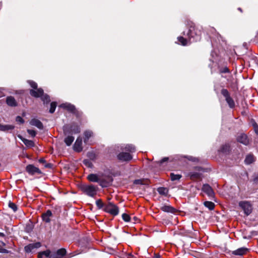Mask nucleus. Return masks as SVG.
Instances as JSON below:
<instances>
[{
  "label": "nucleus",
  "mask_w": 258,
  "mask_h": 258,
  "mask_svg": "<svg viewBox=\"0 0 258 258\" xmlns=\"http://www.w3.org/2000/svg\"><path fill=\"white\" fill-rule=\"evenodd\" d=\"M183 35L185 37L180 36L177 38L178 41L183 46L189 45L191 42L200 39V32L194 26L190 27L186 32H183Z\"/></svg>",
  "instance_id": "f257e3e1"
},
{
  "label": "nucleus",
  "mask_w": 258,
  "mask_h": 258,
  "mask_svg": "<svg viewBox=\"0 0 258 258\" xmlns=\"http://www.w3.org/2000/svg\"><path fill=\"white\" fill-rule=\"evenodd\" d=\"M80 188L84 194L91 197H94L98 190V187L93 184H83Z\"/></svg>",
  "instance_id": "f03ea898"
},
{
  "label": "nucleus",
  "mask_w": 258,
  "mask_h": 258,
  "mask_svg": "<svg viewBox=\"0 0 258 258\" xmlns=\"http://www.w3.org/2000/svg\"><path fill=\"white\" fill-rule=\"evenodd\" d=\"M30 94L35 97H41V100L44 103H48L50 101L49 96L47 94H44L43 90L41 88H39L36 90H31L30 91Z\"/></svg>",
  "instance_id": "7ed1b4c3"
},
{
  "label": "nucleus",
  "mask_w": 258,
  "mask_h": 258,
  "mask_svg": "<svg viewBox=\"0 0 258 258\" xmlns=\"http://www.w3.org/2000/svg\"><path fill=\"white\" fill-rule=\"evenodd\" d=\"M63 131L65 135L69 134H78L80 132L79 126L76 124H66L63 126Z\"/></svg>",
  "instance_id": "20e7f679"
},
{
  "label": "nucleus",
  "mask_w": 258,
  "mask_h": 258,
  "mask_svg": "<svg viewBox=\"0 0 258 258\" xmlns=\"http://www.w3.org/2000/svg\"><path fill=\"white\" fill-rule=\"evenodd\" d=\"M104 210L109 214L116 216L119 213V209L117 206L112 203H109L104 207Z\"/></svg>",
  "instance_id": "39448f33"
},
{
  "label": "nucleus",
  "mask_w": 258,
  "mask_h": 258,
  "mask_svg": "<svg viewBox=\"0 0 258 258\" xmlns=\"http://www.w3.org/2000/svg\"><path fill=\"white\" fill-rule=\"evenodd\" d=\"M239 206L244 211L246 215H249L252 212V206L249 202L241 201L239 203Z\"/></svg>",
  "instance_id": "423d86ee"
},
{
  "label": "nucleus",
  "mask_w": 258,
  "mask_h": 258,
  "mask_svg": "<svg viewBox=\"0 0 258 258\" xmlns=\"http://www.w3.org/2000/svg\"><path fill=\"white\" fill-rule=\"evenodd\" d=\"M221 94L225 98V100L230 108L235 106V103L233 99L230 96L229 93L227 89H223L221 91Z\"/></svg>",
  "instance_id": "0eeeda50"
},
{
  "label": "nucleus",
  "mask_w": 258,
  "mask_h": 258,
  "mask_svg": "<svg viewBox=\"0 0 258 258\" xmlns=\"http://www.w3.org/2000/svg\"><path fill=\"white\" fill-rule=\"evenodd\" d=\"M117 158L121 161H129L132 159L133 157L128 153L121 152L118 154Z\"/></svg>",
  "instance_id": "6e6552de"
},
{
  "label": "nucleus",
  "mask_w": 258,
  "mask_h": 258,
  "mask_svg": "<svg viewBox=\"0 0 258 258\" xmlns=\"http://www.w3.org/2000/svg\"><path fill=\"white\" fill-rule=\"evenodd\" d=\"M202 190L205 192L210 198L212 199L214 198V192L212 187L209 184H204L202 187Z\"/></svg>",
  "instance_id": "1a4fd4ad"
},
{
  "label": "nucleus",
  "mask_w": 258,
  "mask_h": 258,
  "mask_svg": "<svg viewBox=\"0 0 258 258\" xmlns=\"http://www.w3.org/2000/svg\"><path fill=\"white\" fill-rule=\"evenodd\" d=\"M26 170L30 174L33 175L35 173H41L40 169L33 165L30 164L26 166Z\"/></svg>",
  "instance_id": "9d476101"
},
{
  "label": "nucleus",
  "mask_w": 258,
  "mask_h": 258,
  "mask_svg": "<svg viewBox=\"0 0 258 258\" xmlns=\"http://www.w3.org/2000/svg\"><path fill=\"white\" fill-rule=\"evenodd\" d=\"M41 246V243L40 242H36L34 243H31L29 244L26 246H25V251L29 253L32 251V250L34 249H36L37 248H39Z\"/></svg>",
  "instance_id": "9b49d317"
},
{
  "label": "nucleus",
  "mask_w": 258,
  "mask_h": 258,
  "mask_svg": "<svg viewBox=\"0 0 258 258\" xmlns=\"http://www.w3.org/2000/svg\"><path fill=\"white\" fill-rule=\"evenodd\" d=\"M73 147L74 150L76 152H80L82 150V139L81 137H79L77 139Z\"/></svg>",
  "instance_id": "f8f14e48"
},
{
  "label": "nucleus",
  "mask_w": 258,
  "mask_h": 258,
  "mask_svg": "<svg viewBox=\"0 0 258 258\" xmlns=\"http://www.w3.org/2000/svg\"><path fill=\"white\" fill-rule=\"evenodd\" d=\"M237 141L245 145H247L249 143V140L247 136L244 134H240L237 137Z\"/></svg>",
  "instance_id": "ddd939ff"
},
{
  "label": "nucleus",
  "mask_w": 258,
  "mask_h": 258,
  "mask_svg": "<svg viewBox=\"0 0 258 258\" xmlns=\"http://www.w3.org/2000/svg\"><path fill=\"white\" fill-rule=\"evenodd\" d=\"M38 258H56L55 254H51L49 250H46L38 254Z\"/></svg>",
  "instance_id": "4468645a"
},
{
  "label": "nucleus",
  "mask_w": 258,
  "mask_h": 258,
  "mask_svg": "<svg viewBox=\"0 0 258 258\" xmlns=\"http://www.w3.org/2000/svg\"><path fill=\"white\" fill-rule=\"evenodd\" d=\"M160 209L162 211L167 213H175L177 211L176 209L170 206L164 205Z\"/></svg>",
  "instance_id": "2eb2a0df"
},
{
  "label": "nucleus",
  "mask_w": 258,
  "mask_h": 258,
  "mask_svg": "<svg viewBox=\"0 0 258 258\" xmlns=\"http://www.w3.org/2000/svg\"><path fill=\"white\" fill-rule=\"evenodd\" d=\"M30 124L31 125L37 127L39 129H42L43 127L42 122L37 119L33 118L31 119L30 121Z\"/></svg>",
  "instance_id": "dca6fc26"
},
{
  "label": "nucleus",
  "mask_w": 258,
  "mask_h": 258,
  "mask_svg": "<svg viewBox=\"0 0 258 258\" xmlns=\"http://www.w3.org/2000/svg\"><path fill=\"white\" fill-rule=\"evenodd\" d=\"M60 107L63 108H64L70 111L73 112L75 110V107L73 105L69 103H65L61 104L60 105Z\"/></svg>",
  "instance_id": "f3484780"
},
{
  "label": "nucleus",
  "mask_w": 258,
  "mask_h": 258,
  "mask_svg": "<svg viewBox=\"0 0 258 258\" xmlns=\"http://www.w3.org/2000/svg\"><path fill=\"white\" fill-rule=\"evenodd\" d=\"M18 138L21 140L27 147H32L34 146V143L32 141L26 139L21 136H18Z\"/></svg>",
  "instance_id": "a211bd4d"
},
{
  "label": "nucleus",
  "mask_w": 258,
  "mask_h": 258,
  "mask_svg": "<svg viewBox=\"0 0 258 258\" xmlns=\"http://www.w3.org/2000/svg\"><path fill=\"white\" fill-rule=\"evenodd\" d=\"M248 249L245 247H241L233 251L234 255H242L247 252Z\"/></svg>",
  "instance_id": "6ab92c4d"
},
{
  "label": "nucleus",
  "mask_w": 258,
  "mask_h": 258,
  "mask_svg": "<svg viewBox=\"0 0 258 258\" xmlns=\"http://www.w3.org/2000/svg\"><path fill=\"white\" fill-rule=\"evenodd\" d=\"M15 126L11 124H2L0 123V131L3 132H6L10 130H12L14 128Z\"/></svg>",
  "instance_id": "aec40b11"
},
{
  "label": "nucleus",
  "mask_w": 258,
  "mask_h": 258,
  "mask_svg": "<svg viewBox=\"0 0 258 258\" xmlns=\"http://www.w3.org/2000/svg\"><path fill=\"white\" fill-rule=\"evenodd\" d=\"M52 215L51 212L50 210H47L46 213L42 214V219L45 222L48 223L50 222V217Z\"/></svg>",
  "instance_id": "412c9836"
},
{
  "label": "nucleus",
  "mask_w": 258,
  "mask_h": 258,
  "mask_svg": "<svg viewBox=\"0 0 258 258\" xmlns=\"http://www.w3.org/2000/svg\"><path fill=\"white\" fill-rule=\"evenodd\" d=\"M6 102L7 104L11 106H16L17 104L16 100L12 96L8 97L7 98Z\"/></svg>",
  "instance_id": "4be33fe9"
},
{
  "label": "nucleus",
  "mask_w": 258,
  "mask_h": 258,
  "mask_svg": "<svg viewBox=\"0 0 258 258\" xmlns=\"http://www.w3.org/2000/svg\"><path fill=\"white\" fill-rule=\"evenodd\" d=\"M192 227H191V229L188 230H186L184 229V228H183V229L180 230V231L178 232V234L183 236L189 235L192 232Z\"/></svg>",
  "instance_id": "5701e85b"
},
{
  "label": "nucleus",
  "mask_w": 258,
  "mask_h": 258,
  "mask_svg": "<svg viewBox=\"0 0 258 258\" xmlns=\"http://www.w3.org/2000/svg\"><path fill=\"white\" fill-rule=\"evenodd\" d=\"M157 191L161 195L167 196L168 193V189L164 187H160L157 188Z\"/></svg>",
  "instance_id": "b1692460"
},
{
  "label": "nucleus",
  "mask_w": 258,
  "mask_h": 258,
  "mask_svg": "<svg viewBox=\"0 0 258 258\" xmlns=\"http://www.w3.org/2000/svg\"><path fill=\"white\" fill-rule=\"evenodd\" d=\"M88 179L89 180L92 182H98L99 178L97 175L95 174H90L88 176Z\"/></svg>",
  "instance_id": "393cba45"
},
{
  "label": "nucleus",
  "mask_w": 258,
  "mask_h": 258,
  "mask_svg": "<svg viewBox=\"0 0 258 258\" xmlns=\"http://www.w3.org/2000/svg\"><path fill=\"white\" fill-rule=\"evenodd\" d=\"M74 141V137L72 136H68L64 140V143L68 146H70Z\"/></svg>",
  "instance_id": "a878e982"
},
{
  "label": "nucleus",
  "mask_w": 258,
  "mask_h": 258,
  "mask_svg": "<svg viewBox=\"0 0 258 258\" xmlns=\"http://www.w3.org/2000/svg\"><path fill=\"white\" fill-rule=\"evenodd\" d=\"M84 142L86 143L93 135V132L91 131H86L84 133Z\"/></svg>",
  "instance_id": "bb28decb"
},
{
  "label": "nucleus",
  "mask_w": 258,
  "mask_h": 258,
  "mask_svg": "<svg viewBox=\"0 0 258 258\" xmlns=\"http://www.w3.org/2000/svg\"><path fill=\"white\" fill-rule=\"evenodd\" d=\"M254 161V157L252 155H247L245 159V163L247 164H249L252 163Z\"/></svg>",
  "instance_id": "cd10ccee"
},
{
  "label": "nucleus",
  "mask_w": 258,
  "mask_h": 258,
  "mask_svg": "<svg viewBox=\"0 0 258 258\" xmlns=\"http://www.w3.org/2000/svg\"><path fill=\"white\" fill-rule=\"evenodd\" d=\"M204 205L206 207L208 208L210 210L214 209L215 205L212 202L206 201L204 202Z\"/></svg>",
  "instance_id": "c85d7f7f"
},
{
  "label": "nucleus",
  "mask_w": 258,
  "mask_h": 258,
  "mask_svg": "<svg viewBox=\"0 0 258 258\" xmlns=\"http://www.w3.org/2000/svg\"><path fill=\"white\" fill-rule=\"evenodd\" d=\"M181 177V175L180 174H175L173 173H170V178L172 181L179 180Z\"/></svg>",
  "instance_id": "c756f323"
},
{
  "label": "nucleus",
  "mask_w": 258,
  "mask_h": 258,
  "mask_svg": "<svg viewBox=\"0 0 258 258\" xmlns=\"http://www.w3.org/2000/svg\"><path fill=\"white\" fill-rule=\"evenodd\" d=\"M125 150L130 152H134L135 151V147L133 145H127L125 147Z\"/></svg>",
  "instance_id": "7c9ffc66"
},
{
  "label": "nucleus",
  "mask_w": 258,
  "mask_h": 258,
  "mask_svg": "<svg viewBox=\"0 0 258 258\" xmlns=\"http://www.w3.org/2000/svg\"><path fill=\"white\" fill-rule=\"evenodd\" d=\"M229 146L228 145H223L219 149V151L222 153H227L229 151Z\"/></svg>",
  "instance_id": "2f4dec72"
},
{
  "label": "nucleus",
  "mask_w": 258,
  "mask_h": 258,
  "mask_svg": "<svg viewBox=\"0 0 258 258\" xmlns=\"http://www.w3.org/2000/svg\"><path fill=\"white\" fill-rule=\"evenodd\" d=\"M56 107V103L55 102H52L50 104V108L49 109V112L52 113L54 112Z\"/></svg>",
  "instance_id": "473e14b6"
},
{
  "label": "nucleus",
  "mask_w": 258,
  "mask_h": 258,
  "mask_svg": "<svg viewBox=\"0 0 258 258\" xmlns=\"http://www.w3.org/2000/svg\"><path fill=\"white\" fill-rule=\"evenodd\" d=\"M66 249L64 248H61V249H58L57 251L56 254L57 255L62 256L66 254Z\"/></svg>",
  "instance_id": "72a5a7b5"
},
{
  "label": "nucleus",
  "mask_w": 258,
  "mask_h": 258,
  "mask_svg": "<svg viewBox=\"0 0 258 258\" xmlns=\"http://www.w3.org/2000/svg\"><path fill=\"white\" fill-rule=\"evenodd\" d=\"M9 207L11 209H12L13 210L14 212H16L17 210V206L14 203H12L11 202H9Z\"/></svg>",
  "instance_id": "f704fd0d"
},
{
  "label": "nucleus",
  "mask_w": 258,
  "mask_h": 258,
  "mask_svg": "<svg viewBox=\"0 0 258 258\" xmlns=\"http://www.w3.org/2000/svg\"><path fill=\"white\" fill-rule=\"evenodd\" d=\"M122 219L125 222H129L131 220V218L130 217V216L128 214H125V213H123L122 215Z\"/></svg>",
  "instance_id": "c9c22d12"
},
{
  "label": "nucleus",
  "mask_w": 258,
  "mask_h": 258,
  "mask_svg": "<svg viewBox=\"0 0 258 258\" xmlns=\"http://www.w3.org/2000/svg\"><path fill=\"white\" fill-rule=\"evenodd\" d=\"M190 176L191 178H198L200 177V174L197 172H190Z\"/></svg>",
  "instance_id": "e433bc0d"
},
{
  "label": "nucleus",
  "mask_w": 258,
  "mask_h": 258,
  "mask_svg": "<svg viewBox=\"0 0 258 258\" xmlns=\"http://www.w3.org/2000/svg\"><path fill=\"white\" fill-rule=\"evenodd\" d=\"M96 205L99 209L102 208L104 206V204L101 200H97L96 201Z\"/></svg>",
  "instance_id": "4c0bfd02"
},
{
  "label": "nucleus",
  "mask_w": 258,
  "mask_h": 258,
  "mask_svg": "<svg viewBox=\"0 0 258 258\" xmlns=\"http://www.w3.org/2000/svg\"><path fill=\"white\" fill-rule=\"evenodd\" d=\"M28 83L32 88H34V89H37V85L35 82L32 81H29Z\"/></svg>",
  "instance_id": "58836bf2"
},
{
  "label": "nucleus",
  "mask_w": 258,
  "mask_h": 258,
  "mask_svg": "<svg viewBox=\"0 0 258 258\" xmlns=\"http://www.w3.org/2000/svg\"><path fill=\"white\" fill-rule=\"evenodd\" d=\"M28 133L32 137H34L36 136V132L32 130H27Z\"/></svg>",
  "instance_id": "ea45409f"
},
{
  "label": "nucleus",
  "mask_w": 258,
  "mask_h": 258,
  "mask_svg": "<svg viewBox=\"0 0 258 258\" xmlns=\"http://www.w3.org/2000/svg\"><path fill=\"white\" fill-rule=\"evenodd\" d=\"M16 120L17 122L20 123H23L24 122V119L20 116H18L16 117Z\"/></svg>",
  "instance_id": "a19ab883"
},
{
  "label": "nucleus",
  "mask_w": 258,
  "mask_h": 258,
  "mask_svg": "<svg viewBox=\"0 0 258 258\" xmlns=\"http://www.w3.org/2000/svg\"><path fill=\"white\" fill-rule=\"evenodd\" d=\"M169 160V158L168 157H164L162 160L158 162V163L159 164V165H162L165 162H167Z\"/></svg>",
  "instance_id": "79ce46f5"
},
{
  "label": "nucleus",
  "mask_w": 258,
  "mask_h": 258,
  "mask_svg": "<svg viewBox=\"0 0 258 258\" xmlns=\"http://www.w3.org/2000/svg\"><path fill=\"white\" fill-rule=\"evenodd\" d=\"M221 73H229V69L227 67H225L223 69H221L220 71Z\"/></svg>",
  "instance_id": "37998d69"
},
{
  "label": "nucleus",
  "mask_w": 258,
  "mask_h": 258,
  "mask_svg": "<svg viewBox=\"0 0 258 258\" xmlns=\"http://www.w3.org/2000/svg\"><path fill=\"white\" fill-rule=\"evenodd\" d=\"M83 163H84V164H85L86 166H87L88 167H90L91 166V163L90 162V161H88V160H84L83 161Z\"/></svg>",
  "instance_id": "c03bdc74"
},
{
  "label": "nucleus",
  "mask_w": 258,
  "mask_h": 258,
  "mask_svg": "<svg viewBox=\"0 0 258 258\" xmlns=\"http://www.w3.org/2000/svg\"><path fill=\"white\" fill-rule=\"evenodd\" d=\"M8 250L0 246V252L8 253Z\"/></svg>",
  "instance_id": "a18cd8bd"
},
{
  "label": "nucleus",
  "mask_w": 258,
  "mask_h": 258,
  "mask_svg": "<svg viewBox=\"0 0 258 258\" xmlns=\"http://www.w3.org/2000/svg\"><path fill=\"white\" fill-rule=\"evenodd\" d=\"M189 160L193 161L194 162L198 161L197 159H196V158H194V157H190V158H189Z\"/></svg>",
  "instance_id": "49530a36"
},
{
  "label": "nucleus",
  "mask_w": 258,
  "mask_h": 258,
  "mask_svg": "<svg viewBox=\"0 0 258 258\" xmlns=\"http://www.w3.org/2000/svg\"><path fill=\"white\" fill-rule=\"evenodd\" d=\"M133 220H134L133 222L136 223V222H137V221H138V219L137 217H134Z\"/></svg>",
  "instance_id": "de8ad7c7"
},
{
  "label": "nucleus",
  "mask_w": 258,
  "mask_h": 258,
  "mask_svg": "<svg viewBox=\"0 0 258 258\" xmlns=\"http://www.w3.org/2000/svg\"><path fill=\"white\" fill-rule=\"evenodd\" d=\"M39 161L40 163H44L45 162V160L43 159H39Z\"/></svg>",
  "instance_id": "09e8293b"
},
{
  "label": "nucleus",
  "mask_w": 258,
  "mask_h": 258,
  "mask_svg": "<svg viewBox=\"0 0 258 258\" xmlns=\"http://www.w3.org/2000/svg\"><path fill=\"white\" fill-rule=\"evenodd\" d=\"M254 181L257 182L258 181V176L254 179Z\"/></svg>",
  "instance_id": "8fccbe9b"
},
{
  "label": "nucleus",
  "mask_w": 258,
  "mask_h": 258,
  "mask_svg": "<svg viewBox=\"0 0 258 258\" xmlns=\"http://www.w3.org/2000/svg\"><path fill=\"white\" fill-rule=\"evenodd\" d=\"M255 131L257 134H258V127L255 128Z\"/></svg>",
  "instance_id": "3c124183"
},
{
  "label": "nucleus",
  "mask_w": 258,
  "mask_h": 258,
  "mask_svg": "<svg viewBox=\"0 0 258 258\" xmlns=\"http://www.w3.org/2000/svg\"><path fill=\"white\" fill-rule=\"evenodd\" d=\"M5 234L3 233L0 232V236H4Z\"/></svg>",
  "instance_id": "603ef678"
},
{
  "label": "nucleus",
  "mask_w": 258,
  "mask_h": 258,
  "mask_svg": "<svg viewBox=\"0 0 258 258\" xmlns=\"http://www.w3.org/2000/svg\"><path fill=\"white\" fill-rule=\"evenodd\" d=\"M160 256L159 255H155V257H156V258H159V257H160Z\"/></svg>",
  "instance_id": "864d4df0"
},
{
  "label": "nucleus",
  "mask_w": 258,
  "mask_h": 258,
  "mask_svg": "<svg viewBox=\"0 0 258 258\" xmlns=\"http://www.w3.org/2000/svg\"><path fill=\"white\" fill-rule=\"evenodd\" d=\"M238 10L240 11H241V9L240 8H238Z\"/></svg>",
  "instance_id": "5fc2aeb1"
}]
</instances>
